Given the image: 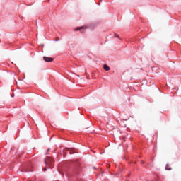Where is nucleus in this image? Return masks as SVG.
<instances>
[{
	"instance_id": "nucleus-1",
	"label": "nucleus",
	"mask_w": 181,
	"mask_h": 181,
	"mask_svg": "<svg viewBox=\"0 0 181 181\" xmlns=\"http://www.w3.org/2000/svg\"><path fill=\"white\" fill-rule=\"evenodd\" d=\"M45 163L46 166L44 168V172H46L47 168L52 169V168L54 166V160L50 157H47L45 160Z\"/></svg>"
},
{
	"instance_id": "nucleus-2",
	"label": "nucleus",
	"mask_w": 181,
	"mask_h": 181,
	"mask_svg": "<svg viewBox=\"0 0 181 181\" xmlns=\"http://www.w3.org/2000/svg\"><path fill=\"white\" fill-rule=\"evenodd\" d=\"M43 60L44 62H47V63H52L54 59L49 57H43Z\"/></svg>"
},
{
	"instance_id": "nucleus-3",
	"label": "nucleus",
	"mask_w": 181,
	"mask_h": 181,
	"mask_svg": "<svg viewBox=\"0 0 181 181\" xmlns=\"http://www.w3.org/2000/svg\"><path fill=\"white\" fill-rule=\"evenodd\" d=\"M103 69H104V70H105L106 71H110V66H108V65H107V64H105V65L103 66Z\"/></svg>"
},
{
	"instance_id": "nucleus-4",
	"label": "nucleus",
	"mask_w": 181,
	"mask_h": 181,
	"mask_svg": "<svg viewBox=\"0 0 181 181\" xmlns=\"http://www.w3.org/2000/svg\"><path fill=\"white\" fill-rule=\"evenodd\" d=\"M165 170H172V168H170V167H169V165H166V166H165Z\"/></svg>"
},
{
	"instance_id": "nucleus-5",
	"label": "nucleus",
	"mask_w": 181,
	"mask_h": 181,
	"mask_svg": "<svg viewBox=\"0 0 181 181\" xmlns=\"http://www.w3.org/2000/svg\"><path fill=\"white\" fill-rule=\"evenodd\" d=\"M81 29H84V27H78L75 30H81Z\"/></svg>"
},
{
	"instance_id": "nucleus-6",
	"label": "nucleus",
	"mask_w": 181,
	"mask_h": 181,
	"mask_svg": "<svg viewBox=\"0 0 181 181\" xmlns=\"http://www.w3.org/2000/svg\"><path fill=\"white\" fill-rule=\"evenodd\" d=\"M67 151L69 152L70 155H73L74 152H71V151H73L71 148H68Z\"/></svg>"
},
{
	"instance_id": "nucleus-7",
	"label": "nucleus",
	"mask_w": 181,
	"mask_h": 181,
	"mask_svg": "<svg viewBox=\"0 0 181 181\" xmlns=\"http://www.w3.org/2000/svg\"><path fill=\"white\" fill-rule=\"evenodd\" d=\"M107 168L108 169H110V168H111V165H110V164H107Z\"/></svg>"
},
{
	"instance_id": "nucleus-8",
	"label": "nucleus",
	"mask_w": 181,
	"mask_h": 181,
	"mask_svg": "<svg viewBox=\"0 0 181 181\" xmlns=\"http://www.w3.org/2000/svg\"><path fill=\"white\" fill-rule=\"evenodd\" d=\"M55 40L56 42H59V37H57Z\"/></svg>"
},
{
	"instance_id": "nucleus-9",
	"label": "nucleus",
	"mask_w": 181,
	"mask_h": 181,
	"mask_svg": "<svg viewBox=\"0 0 181 181\" xmlns=\"http://www.w3.org/2000/svg\"><path fill=\"white\" fill-rule=\"evenodd\" d=\"M115 37H119V36H118V35H116Z\"/></svg>"
},
{
	"instance_id": "nucleus-10",
	"label": "nucleus",
	"mask_w": 181,
	"mask_h": 181,
	"mask_svg": "<svg viewBox=\"0 0 181 181\" xmlns=\"http://www.w3.org/2000/svg\"><path fill=\"white\" fill-rule=\"evenodd\" d=\"M78 77H80V75H78Z\"/></svg>"
}]
</instances>
